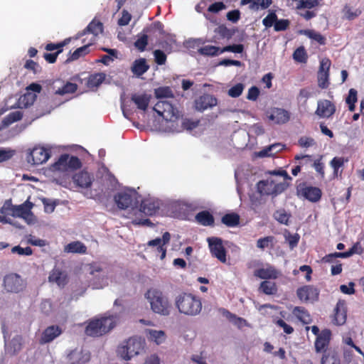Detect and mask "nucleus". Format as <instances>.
Here are the masks:
<instances>
[{"instance_id": "f257e3e1", "label": "nucleus", "mask_w": 364, "mask_h": 364, "mask_svg": "<svg viewBox=\"0 0 364 364\" xmlns=\"http://www.w3.org/2000/svg\"><path fill=\"white\" fill-rule=\"evenodd\" d=\"M144 296L154 314L161 316H168L171 314L173 309L172 303L161 289L156 287L149 288Z\"/></svg>"}, {"instance_id": "f03ea898", "label": "nucleus", "mask_w": 364, "mask_h": 364, "mask_svg": "<svg viewBox=\"0 0 364 364\" xmlns=\"http://www.w3.org/2000/svg\"><path fill=\"white\" fill-rule=\"evenodd\" d=\"M89 274L92 276V286L95 289H101L109 284L120 282L122 276L112 269L95 263L88 266Z\"/></svg>"}, {"instance_id": "7ed1b4c3", "label": "nucleus", "mask_w": 364, "mask_h": 364, "mask_svg": "<svg viewBox=\"0 0 364 364\" xmlns=\"http://www.w3.org/2000/svg\"><path fill=\"white\" fill-rule=\"evenodd\" d=\"M118 321L119 317L114 314L94 318L88 323L85 328V333L90 336H101L114 328Z\"/></svg>"}, {"instance_id": "20e7f679", "label": "nucleus", "mask_w": 364, "mask_h": 364, "mask_svg": "<svg viewBox=\"0 0 364 364\" xmlns=\"http://www.w3.org/2000/svg\"><path fill=\"white\" fill-rule=\"evenodd\" d=\"M175 304L181 314L194 316L200 314L202 309L200 299L191 294L183 293L175 299Z\"/></svg>"}, {"instance_id": "39448f33", "label": "nucleus", "mask_w": 364, "mask_h": 364, "mask_svg": "<svg viewBox=\"0 0 364 364\" xmlns=\"http://www.w3.org/2000/svg\"><path fill=\"white\" fill-rule=\"evenodd\" d=\"M144 347V341L139 337H132L122 342L117 348V353L122 359L129 360L139 355Z\"/></svg>"}, {"instance_id": "423d86ee", "label": "nucleus", "mask_w": 364, "mask_h": 364, "mask_svg": "<svg viewBox=\"0 0 364 364\" xmlns=\"http://www.w3.org/2000/svg\"><path fill=\"white\" fill-rule=\"evenodd\" d=\"M287 187L284 181H277L272 177L259 181L257 183V190L260 196H277L282 193Z\"/></svg>"}, {"instance_id": "0eeeda50", "label": "nucleus", "mask_w": 364, "mask_h": 364, "mask_svg": "<svg viewBox=\"0 0 364 364\" xmlns=\"http://www.w3.org/2000/svg\"><path fill=\"white\" fill-rule=\"evenodd\" d=\"M140 196L138 193L133 189H127L118 193L114 196V201L117 207L120 209L134 210L138 207Z\"/></svg>"}, {"instance_id": "6e6552de", "label": "nucleus", "mask_w": 364, "mask_h": 364, "mask_svg": "<svg viewBox=\"0 0 364 364\" xmlns=\"http://www.w3.org/2000/svg\"><path fill=\"white\" fill-rule=\"evenodd\" d=\"M33 207V204L27 200L23 203L16 205L11 215L23 219L28 225H33L37 222V219L31 211Z\"/></svg>"}, {"instance_id": "1a4fd4ad", "label": "nucleus", "mask_w": 364, "mask_h": 364, "mask_svg": "<svg viewBox=\"0 0 364 364\" xmlns=\"http://www.w3.org/2000/svg\"><path fill=\"white\" fill-rule=\"evenodd\" d=\"M81 166L80 159L68 154L62 155L58 161L53 165L54 171H69L77 169Z\"/></svg>"}, {"instance_id": "9d476101", "label": "nucleus", "mask_w": 364, "mask_h": 364, "mask_svg": "<svg viewBox=\"0 0 364 364\" xmlns=\"http://www.w3.org/2000/svg\"><path fill=\"white\" fill-rule=\"evenodd\" d=\"M24 288V281L18 274L11 273L4 277V289L7 292L18 293Z\"/></svg>"}, {"instance_id": "9b49d317", "label": "nucleus", "mask_w": 364, "mask_h": 364, "mask_svg": "<svg viewBox=\"0 0 364 364\" xmlns=\"http://www.w3.org/2000/svg\"><path fill=\"white\" fill-rule=\"evenodd\" d=\"M154 110L161 116L163 119H170L176 117L178 111L175 108L172 103L166 100H159L154 107Z\"/></svg>"}, {"instance_id": "f8f14e48", "label": "nucleus", "mask_w": 364, "mask_h": 364, "mask_svg": "<svg viewBox=\"0 0 364 364\" xmlns=\"http://www.w3.org/2000/svg\"><path fill=\"white\" fill-rule=\"evenodd\" d=\"M210 251L213 256L223 263L226 262V251L223 245V240L219 237H211L207 238Z\"/></svg>"}, {"instance_id": "ddd939ff", "label": "nucleus", "mask_w": 364, "mask_h": 364, "mask_svg": "<svg viewBox=\"0 0 364 364\" xmlns=\"http://www.w3.org/2000/svg\"><path fill=\"white\" fill-rule=\"evenodd\" d=\"M50 158L48 150L44 147H34L28 154L26 160L32 165H40L46 162Z\"/></svg>"}, {"instance_id": "4468645a", "label": "nucleus", "mask_w": 364, "mask_h": 364, "mask_svg": "<svg viewBox=\"0 0 364 364\" xmlns=\"http://www.w3.org/2000/svg\"><path fill=\"white\" fill-rule=\"evenodd\" d=\"M331 60L326 58L320 61V67L318 73V85L322 89L327 88L329 85V69Z\"/></svg>"}, {"instance_id": "2eb2a0df", "label": "nucleus", "mask_w": 364, "mask_h": 364, "mask_svg": "<svg viewBox=\"0 0 364 364\" xmlns=\"http://www.w3.org/2000/svg\"><path fill=\"white\" fill-rule=\"evenodd\" d=\"M161 204V201L158 198L149 197L141 201L139 211L146 215H153L159 210Z\"/></svg>"}, {"instance_id": "dca6fc26", "label": "nucleus", "mask_w": 364, "mask_h": 364, "mask_svg": "<svg viewBox=\"0 0 364 364\" xmlns=\"http://www.w3.org/2000/svg\"><path fill=\"white\" fill-rule=\"evenodd\" d=\"M297 296L304 302H314L318 298V291L312 286H304L297 289Z\"/></svg>"}, {"instance_id": "f3484780", "label": "nucleus", "mask_w": 364, "mask_h": 364, "mask_svg": "<svg viewBox=\"0 0 364 364\" xmlns=\"http://www.w3.org/2000/svg\"><path fill=\"white\" fill-rule=\"evenodd\" d=\"M336 112L335 105L328 100H321L317 102L315 114L321 118H329Z\"/></svg>"}, {"instance_id": "a211bd4d", "label": "nucleus", "mask_w": 364, "mask_h": 364, "mask_svg": "<svg viewBox=\"0 0 364 364\" xmlns=\"http://www.w3.org/2000/svg\"><path fill=\"white\" fill-rule=\"evenodd\" d=\"M90 353L82 349H75L68 355L69 364H85L90 360Z\"/></svg>"}, {"instance_id": "6ab92c4d", "label": "nucleus", "mask_w": 364, "mask_h": 364, "mask_svg": "<svg viewBox=\"0 0 364 364\" xmlns=\"http://www.w3.org/2000/svg\"><path fill=\"white\" fill-rule=\"evenodd\" d=\"M217 105V99L210 95H203L195 102L196 109L203 112Z\"/></svg>"}, {"instance_id": "aec40b11", "label": "nucleus", "mask_w": 364, "mask_h": 364, "mask_svg": "<svg viewBox=\"0 0 364 364\" xmlns=\"http://www.w3.org/2000/svg\"><path fill=\"white\" fill-rule=\"evenodd\" d=\"M103 31V24L100 21H97L95 20H92L86 28L82 31L81 33H79L76 37V38H79L80 36L85 35L87 33H92L94 36L90 40V43L92 44L95 41V37L102 33Z\"/></svg>"}, {"instance_id": "412c9836", "label": "nucleus", "mask_w": 364, "mask_h": 364, "mask_svg": "<svg viewBox=\"0 0 364 364\" xmlns=\"http://www.w3.org/2000/svg\"><path fill=\"white\" fill-rule=\"evenodd\" d=\"M331 338V331L328 329L323 330L317 336L315 341V350L316 353L326 351Z\"/></svg>"}, {"instance_id": "4be33fe9", "label": "nucleus", "mask_w": 364, "mask_h": 364, "mask_svg": "<svg viewBox=\"0 0 364 364\" xmlns=\"http://www.w3.org/2000/svg\"><path fill=\"white\" fill-rule=\"evenodd\" d=\"M179 114L176 118L165 119V124L163 125L161 131L170 133H178L183 131L182 121H180Z\"/></svg>"}, {"instance_id": "5701e85b", "label": "nucleus", "mask_w": 364, "mask_h": 364, "mask_svg": "<svg viewBox=\"0 0 364 364\" xmlns=\"http://www.w3.org/2000/svg\"><path fill=\"white\" fill-rule=\"evenodd\" d=\"M280 274L279 272L270 264H266L262 268L257 269L255 275L261 279H276Z\"/></svg>"}, {"instance_id": "b1692460", "label": "nucleus", "mask_w": 364, "mask_h": 364, "mask_svg": "<svg viewBox=\"0 0 364 364\" xmlns=\"http://www.w3.org/2000/svg\"><path fill=\"white\" fill-rule=\"evenodd\" d=\"M289 113L283 109L274 108L272 110L269 119L276 124H284L289 120Z\"/></svg>"}, {"instance_id": "393cba45", "label": "nucleus", "mask_w": 364, "mask_h": 364, "mask_svg": "<svg viewBox=\"0 0 364 364\" xmlns=\"http://www.w3.org/2000/svg\"><path fill=\"white\" fill-rule=\"evenodd\" d=\"M334 311L333 322L338 326L344 324L346 321L345 304L343 301H338Z\"/></svg>"}, {"instance_id": "a878e982", "label": "nucleus", "mask_w": 364, "mask_h": 364, "mask_svg": "<svg viewBox=\"0 0 364 364\" xmlns=\"http://www.w3.org/2000/svg\"><path fill=\"white\" fill-rule=\"evenodd\" d=\"M73 180L74 183L81 188H88L92 184V178L90 175L86 171H81L75 173Z\"/></svg>"}, {"instance_id": "bb28decb", "label": "nucleus", "mask_w": 364, "mask_h": 364, "mask_svg": "<svg viewBox=\"0 0 364 364\" xmlns=\"http://www.w3.org/2000/svg\"><path fill=\"white\" fill-rule=\"evenodd\" d=\"M151 96L147 94L135 93L132 95V101L136 105L137 108L145 111L149 105Z\"/></svg>"}, {"instance_id": "cd10ccee", "label": "nucleus", "mask_w": 364, "mask_h": 364, "mask_svg": "<svg viewBox=\"0 0 364 364\" xmlns=\"http://www.w3.org/2000/svg\"><path fill=\"white\" fill-rule=\"evenodd\" d=\"M62 333L61 329L56 326H51L48 327L43 332L41 343H49L57 338Z\"/></svg>"}, {"instance_id": "c85d7f7f", "label": "nucleus", "mask_w": 364, "mask_h": 364, "mask_svg": "<svg viewBox=\"0 0 364 364\" xmlns=\"http://www.w3.org/2000/svg\"><path fill=\"white\" fill-rule=\"evenodd\" d=\"M147 338L157 345L163 343L166 338L165 332L164 331L148 329L146 330Z\"/></svg>"}, {"instance_id": "c756f323", "label": "nucleus", "mask_w": 364, "mask_h": 364, "mask_svg": "<svg viewBox=\"0 0 364 364\" xmlns=\"http://www.w3.org/2000/svg\"><path fill=\"white\" fill-rule=\"evenodd\" d=\"M149 66L146 64V61L144 58H140L134 61L132 66V73L137 77L141 76L145 73Z\"/></svg>"}, {"instance_id": "7c9ffc66", "label": "nucleus", "mask_w": 364, "mask_h": 364, "mask_svg": "<svg viewBox=\"0 0 364 364\" xmlns=\"http://www.w3.org/2000/svg\"><path fill=\"white\" fill-rule=\"evenodd\" d=\"M361 10L358 8H355L346 4L342 9L343 18L349 21H352L361 14Z\"/></svg>"}, {"instance_id": "2f4dec72", "label": "nucleus", "mask_w": 364, "mask_h": 364, "mask_svg": "<svg viewBox=\"0 0 364 364\" xmlns=\"http://www.w3.org/2000/svg\"><path fill=\"white\" fill-rule=\"evenodd\" d=\"M304 196L311 202L318 201L321 196V191L318 188L306 187L303 190Z\"/></svg>"}, {"instance_id": "473e14b6", "label": "nucleus", "mask_w": 364, "mask_h": 364, "mask_svg": "<svg viewBox=\"0 0 364 364\" xmlns=\"http://www.w3.org/2000/svg\"><path fill=\"white\" fill-rule=\"evenodd\" d=\"M64 251L68 253L85 254L87 251V247L82 242L75 241L65 246Z\"/></svg>"}, {"instance_id": "72a5a7b5", "label": "nucleus", "mask_w": 364, "mask_h": 364, "mask_svg": "<svg viewBox=\"0 0 364 364\" xmlns=\"http://www.w3.org/2000/svg\"><path fill=\"white\" fill-rule=\"evenodd\" d=\"M22 114L19 111L11 112L6 117H5L1 123L0 124V130L5 129L10 124L21 119Z\"/></svg>"}, {"instance_id": "f704fd0d", "label": "nucleus", "mask_w": 364, "mask_h": 364, "mask_svg": "<svg viewBox=\"0 0 364 364\" xmlns=\"http://www.w3.org/2000/svg\"><path fill=\"white\" fill-rule=\"evenodd\" d=\"M49 282L55 283L59 287H63L65 284L66 276L59 269H53L49 275Z\"/></svg>"}, {"instance_id": "c9c22d12", "label": "nucleus", "mask_w": 364, "mask_h": 364, "mask_svg": "<svg viewBox=\"0 0 364 364\" xmlns=\"http://www.w3.org/2000/svg\"><path fill=\"white\" fill-rule=\"evenodd\" d=\"M348 159L343 157H334L330 162V166L333 169V176L336 177L341 176L342 173V169L340 170Z\"/></svg>"}, {"instance_id": "e433bc0d", "label": "nucleus", "mask_w": 364, "mask_h": 364, "mask_svg": "<svg viewBox=\"0 0 364 364\" xmlns=\"http://www.w3.org/2000/svg\"><path fill=\"white\" fill-rule=\"evenodd\" d=\"M293 314L300 321L304 323H309L311 321L310 314L304 307H295L293 310Z\"/></svg>"}, {"instance_id": "4c0bfd02", "label": "nucleus", "mask_w": 364, "mask_h": 364, "mask_svg": "<svg viewBox=\"0 0 364 364\" xmlns=\"http://www.w3.org/2000/svg\"><path fill=\"white\" fill-rule=\"evenodd\" d=\"M321 363V364H341L338 355L334 350L325 352Z\"/></svg>"}, {"instance_id": "58836bf2", "label": "nucleus", "mask_w": 364, "mask_h": 364, "mask_svg": "<svg viewBox=\"0 0 364 364\" xmlns=\"http://www.w3.org/2000/svg\"><path fill=\"white\" fill-rule=\"evenodd\" d=\"M196 220L205 226L212 225L214 223L213 215L208 211H201L196 216Z\"/></svg>"}, {"instance_id": "ea45409f", "label": "nucleus", "mask_w": 364, "mask_h": 364, "mask_svg": "<svg viewBox=\"0 0 364 364\" xmlns=\"http://www.w3.org/2000/svg\"><path fill=\"white\" fill-rule=\"evenodd\" d=\"M221 49L214 46H205L198 49V53L203 55L217 56L220 54Z\"/></svg>"}, {"instance_id": "a19ab883", "label": "nucleus", "mask_w": 364, "mask_h": 364, "mask_svg": "<svg viewBox=\"0 0 364 364\" xmlns=\"http://www.w3.org/2000/svg\"><path fill=\"white\" fill-rule=\"evenodd\" d=\"M105 79V75L102 73L93 74L89 77L87 85L89 87H98Z\"/></svg>"}, {"instance_id": "79ce46f5", "label": "nucleus", "mask_w": 364, "mask_h": 364, "mask_svg": "<svg viewBox=\"0 0 364 364\" xmlns=\"http://www.w3.org/2000/svg\"><path fill=\"white\" fill-rule=\"evenodd\" d=\"M239 220V215L235 213L226 214L222 218V223L228 227L237 225Z\"/></svg>"}, {"instance_id": "37998d69", "label": "nucleus", "mask_w": 364, "mask_h": 364, "mask_svg": "<svg viewBox=\"0 0 364 364\" xmlns=\"http://www.w3.org/2000/svg\"><path fill=\"white\" fill-rule=\"evenodd\" d=\"M155 95L159 100H166L168 98L173 99V95L169 87H159L155 90Z\"/></svg>"}, {"instance_id": "c03bdc74", "label": "nucleus", "mask_w": 364, "mask_h": 364, "mask_svg": "<svg viewBox=\"0 0 364 364\" xmlns=\"http://www.w3.org/2000/svg\"><path fill=\"white\" fill-rule=\"evenodd\" d=\"M259 289L267 295L274 294L277 292V287L274 282L264 281L261 283Z\"/></svg>"}, {"instance_id": "a18cd8bd", "label": "nucleus", "mask_w": 364, "mask_h": 364, "mask_svg": "<svg viewBox=\"0 0 364 364\" xmlns=\"http://www.w3.org/2000/svg\"><path fill=\"white\" fill-rule=\"evenodd\" d=\"M92 45V43H89L80 48H77L72 54L70 58H68L67 61H72L78 59L80 57L83 56L89 53V46Z\"/></svg>"}, {"instance_id": "49530a36", "label": "nucleus", "mask_w": 364, "mask_h": 364, "mask_svg": "<svg viewBox=\"0 0 364 364\" xmlns=\"http://www.w3.org/2000/svg\"><path fill=\"white\" fill-rule=\"evenodd\" d=\"M36 99V95L32 92L26 91V92L21 97L20 102L25 107H28L34 102Z\"/></svg>"}, {"instance_id": "de8ad7c7", "label": "nucleus", "mask_w": 364, "mask_h": 364, "mask_svg": "<svg viewBox=\"0 0 364 364\" xmlns=\"http://www.w3.org/2000/svg\"><path fill=\"white\" fill-rule=\"evenodd\" d=\"M77 85L72 82H67L61 88H59L55 91V94L63 95L65 94L73 93L77 90Z\"/></svg>"}, {"instance_id": "09e8293b", "label": "nucleus", "mask_w": 364, "mask_h": 364, "mask_svg": "<svg viewBox=\"0 0 364 364\" xmlns=\"http://www.w3.org/2000/svg\"><path fill=\"white\" fill-rule=\"evenodd\" d=\"M304 33L309 38L318 42L319 44H325L326 39L321 33L312 30H305Z\"/></svg>"}, {"instance_id": "8fccbe9b", "label": "nucleus", "mask_w": 364, "mask_h": 364, "mask_svg": "<svg viewBox=\"0 0 364 364\" xmlns=\"http://www.w3.org/2000/svg\"><path fill=\"white\" fill-rule=\"evenodd\" d=\"M245 86L242 83H237L228 90V95L231 97H238L243 92Z\"/></svg>"}, {"instance_id": "3c124183", "label": "nucleus", "mask_w": 364, "mask_h": 364, "mask_svg": "<svg viewBox=\"0 0 364 364\" xmlns=\"http://www.w3.org/2000/svg\"><path fill=\"white\" fill-rule=\"evenodd\" d=\"M274 240V238L272 236H267L262 238H259L257 241V247L261 250H264V248L268 247L270 245H272Z\"/></svg>"}, {"instance_id": "603ef678", "label": "nucleus", "mask_w": 364, "mask_h": 364, "mask_svg": "<svg viewBox=\"0 0 364 364\" xmlns=\"http://www.w3.org/2000/svg\"><path fill=\"white\" fill-rule=\"evenodd\" d=\"M362 252V248L359 243L355 244L348 251L338 254L341 256V258H347L352 256L354 254H360Z\"/></svg>"}, {"instance_id": "864d4df0", "label": "nucleus", "mask_w": 364, "mask_h": 364, "mask_svg": "<svg viewBox=\"0 0 364 364\" xmlns=\"http://www.w3.org/2000/svg\"><path fill=\"white\" fill-rule=\"evenodd\" d=\"M294 59L299 63H304L306 60V53L303 47L298 48L293 54Z\"/></svg>"}, {"instance_id": "5fc2aeb1", "label": "nucleus", "mask_w": 364, "mask_h": 364, "mask_svg": "<svg viewBox=\"0 0 364 364\" xmlns=\"http://www.w3.org/2000/svg\"><path fill=\"white\" fill-rule=\"evenodd\" d=\"M11 252L14 254H18V255H31L33 253L32 249L30 247L25 248L20 247L19 245L15 246L11 248Z\"/></svg>"}, {"instance_id": "6e6d98bb", "label": "nucleus", "mask_w": 364, "mask_h": 364, "mask_svg": "<svg viewBox=\"0 0 364 364\" xmlns=\"http://www.w3.org/2000/svg\"><path fill=\"white\" fill-rule=\"evenodd\" d=\"M16 205H13L11 200H6L0 209V213L3 215H11L13 213Z\"/></svg>"}, {"instance_id": "4d7b16f0", "label": "nucleus", "mask_w": 364, "mask_h": 364, "mask_svg": "<svg viewBox=\"0 0 364 364\" xmlns=\"http://www.w3.org/2000/svg\"><path fill=\"white\" fill-rule=\"evenodd\" d=\"M147 43H148V36L146 34H143L134 43V46L140 51H143V50H144Z\"/></svg>"}, {"instance_id": "13d9d810", "label": "nucleus", "mask_w": 364, "mask_h": 364, "mask_svg": "<svg viewBox=\"0 0 364 364\" xmlns=\"http://www.w3.org/2000/svg\"><path fill=\"white\" fill-rule=\"evenodd\" d=\"M15 154V151L11 149H0V163L10 159Z\"/></svg>"}, {"instance_id": "bf43d9fd", "label": "nucleus", "mask_w": 364, "mask_h": 364, "mask_svg": "<svg viewBox=\"0 0 364 364\" xmlns=\"http://www.w3.org/2000/svg\"><path fill=\"white\" fill-rule=\"evenodd\" d=\"M22 338L20 336H14L11 343L10 346L14 353L18 352L21 348Z\"/></svg>"}, {"instance_id": "052dcab7", "label": "nucleus", "mask_w": 364, "mask_h": 364, "mask_svg": "<svg viewBox=\"0 0 364 364\" xmlns=\"http://www.w3.org/2000/svg\"><path fill=\"white\" fill-rule=\"evenodd\" d=\"M275 219L282 224H287L289 216V215L283 210H277L274 213Z\"/></svg>"}, {"instance_id": "680f3d73", "label": "nucleus", "mask_w": 364, "mask_h": 364, "mask_svg": "<svg viewBox=\"0 0 364 364\" xmlns=\"http://www.w3.org/2000/svg\"><path fill=\"white\" fill-rule=\"evenodd\" d=\"M43 204L44 205V210L47 213H51L54 211L55 208L56 206V203L55 201H52L48 198L42 199Z\"/></svg>"}, {"instance_id": "e2e57ef3", "label": "nucleus", "mask_w": 364, "mask_h": 364, "mask_svg": "<svg viewBox=\"0 0 364 364\" xmlns=\"http://www.w3.org/2000/svg\"><path fill=\"white\" fill-rule=\"evenodd\" d=\"M155 61L158 65H164L166 61V54L161 50H156L154 52Z\"/></svg>"}, {"instance_id": "0e129e2a", "label": "nucleus", "mask_w": 364, "mask_h": 364, "mask_svg": "<svg viewBox=\"0 0 364 364\" xmlns=\"http://www.w3.org/2000/svg\"><path fill=\"white\" fill-rule=\"evenodd\" d=\"M131 19L132 15L127 10H123L122 11V16L118 20V24L121 26H127L130 22Z\"/></svg>"}, {"instance_id": "69168bd1", "label": "nucleus", "mask_w": 364, "mask_h": 364, "mask_svg": "<svg viewBox=\"0 0 364 364\" xmlns=\"http://www.w3.org/2000/svg\"><path fill=\"white\" fill-rule=\"evenodd\" d=\"M243 46L242 44H236L232 46H228L221 49L220 53L230 51L235 53H241L243 51Z\"/></svg>"}, {"instance_id": "338daca9", "label": "nucleus", "mask_w": 364, "mask_h": 364, "mask_svg": "<svg viewBox=\"0 0 364 364\" xmlns=\"http://www.w3.org/2000/svg\"><path fill=\"white\" fill-rule=\"evenodd\" d=\"M277 20V15L275 13L272 12L269 14L263 20L262 23L263 25L267 27H271L272 25H274L275 21Z\"/></svg>"}, {"instance_id": "774afa93", "label": "nucleus", "mask_w": 364, "mask_h": 364, "mask_svg": "<svg viewBox=\"0 0 364 364\" xmlns=\"http://www.w3.org/2000/svg\"><path fill=\"white\" fill-rule=\"evenodd\" d=\"M259 95V89L255 86H252L248 90L247 98L249 100L255 101L257 99Z\"/></svg>"}]
</instances>
